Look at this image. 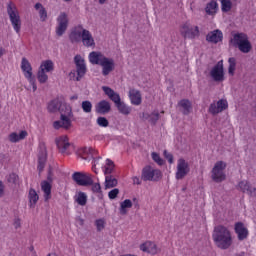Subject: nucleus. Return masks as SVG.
Returning <instances> with one entry per match:
<instances>
[{"label":"nucleus","mask_w":256,"mask_h":256,"mask_svg":"<svg viewBox=\"0 0 256 256\" xmlns=\"http://www.w3.org/2000/svg\"><path fill=\"white\" fill-rule=\"evenodd\" d=\"M81 41L84 47H95V39L87 29H82Z\"/></svg>","instance_id":"6ab92c4d"},{"label":"nucleus","mask_w":256,"mask_h":256,"mask_svg":"<svg viewBox=\"0 0 256 256\" xmlns=\"http://www.w3.org/2000/svg\"><path fill=\"white\" fill-rule=\"evenodd\" d=\"M133 183H134V185H141V180H139L138 177H134L133 178Z\"/></svg>","instance_id":"680f3d73"},{"label":"nucleus","mask_w":256,"mask_h":256,"mask_svg":"<svg viewBox=\"0 0 256 256\" xmlns=\"http://www.w3.org/2000/svg\"><path fill=\"white\" fill-rule=\"evenodd\" d=\"M41 187L42 191L44 192L45 201H49V199H51V183L48 181H42Z\"/></svg>","instance_id":"c756f323"},{"label":"nucleus","mask_w":256,"mask_h":256,"mask_svg":"<svg viewBox=\"0 0 256 256\" xmlns=\"http://www.w3.org/2000/svg\"><path fill=\"white\" fill-rule=\"evenodd\" d=\"M209 113H211L212 115H218V113H221L217 104L215 103H212L210 104V107H209Z\"/></svg>","instance_id":"a18cd8bd"},{"label":"nucleus","mask_w":256,"mask_h":256,"mask_svg":"<svg viewBox=\"0 0 256 256\" xmlns=\"http://www.w3.org/2000/svg\"><path fill=\"white\" fill-rule=\"evenodd\" d=\"M140 249L141 251H144V253H150L151 255L157 253V245L153 242H145L144 244H141Z\"/></svg>","instance_id":"a878e982"},{"label":"nucleus","mask_w":256,"mask_h":256,"mask_svg":"<svg viewBox=\"0 0 256 256\" xmlns=\"http://www.w3.org/2000/svg\"><path fill=\"white\" fill-rule=\"evenodd\" d=\"M133 207V202L130 199H126L120 204V213L121 215L127 214V209H131Z\"/></svg>","instance_id":"c9c22d12"},{"label":"nucleus","mask_w":256,"mask_h":256,"mask_svg":"<svg viewBox=\"0 0 256 256\" xmlns=\"http://www.w3.org/2000/svg\"><path fill=\"white\" fill-rule=\"evenodd\" d=\"M143 181H159L161 179V171L152 169L151 166H146L142 170V176Z\"/></svg>","instance_id":"1a4fd4ad"},{"label":"nucleus","mask_w":256,"mask_h":256,"mask_svg":"<svg viewBox=\"0 0 256 256\" xmlns=\"http://www.w3.org/2000/svg\"><path fill=\"white\" fill-rule=\"evenodd\" d=\"M7 13L10 17L13 29L16 31V33H19V31H21V17L19 16V13H17V7H15L13 2L8 3Z\"/></svg>","instance_id":"20e7f679"},{"label":"nucleus","mask_w":256,"mask_h":256,"mask_svg":"<svg viewBox=\"0 0 256 256\" xmlns=\"http://www.w3.org/2000/svg\"><path fill=\"white\" fill-rule=\"evenodd\" d=\"M212 237L219 249H229L233 243L231 232L223 225H218L214 228Z\"/></svg>","instance_id":"f257e3e1"},{"label":"nucleus","mask_w":256,"mask_h":256,"mask_svg":"<svg viewBox=\"0 0 256 256\" xmlns=\"http://www.w3.org/2000/svg\"><path fill=\"white\" fill-rule=\"evenodd\" d=\"M179 106L182 108L183 115H189L191 111V102L187 99L181 100Z\"/></svg>","instance_id":"72a5a7b5"},{"label":"nucleus","mask_w":256,"mask_h":256,"mask_svg":"<svg viewBox=\"0 0 256 256\" xmlns=\"http://www.w3.org/2000/svg\"><path fill=\"white\" fill-rule=\"evenodd\" d=\"M27 137V131L22 130L19 134L13 132L9 135V140L11 143H18V141H23Z\"/></svg>","instance_id":"cd10ccee"},{"label":"nucleus","mask_w":256,"mask_h":256,"mask_svg":"<svg viewBox=\"0 0 256 256\" xmlns=\"http://www.w3.org/2000/svg\"><path fill=\"white\" fill-rule=\"evenodd\" d=\"M226 167L227 163L223 161H218L215 163L212 169V180L215 181V183H221L222 181H225L226 176L223 171H225Z\"/></svg>","instance_id":"423d86ee"},{"label":"nucleus","mask_w":256,"mask_h":256,"mask_svg":"<svg viewBox=\"0 0 256 256\" xmlns=\"http://www.w3.org/2000/svg\"><path fill=\"white\" fill-rule=\"evenodd\" d=\"M58 111L60 113V120H57L53 123L54 129L58 130L61 129V127H63V129H69V127H71V119L69 117L73 115L71 106L61 101Z\"/></svg>","instance_id":"7ed1b4c3"},{"label":"nucleus","mask_w":256,"mask_h":256,"mask_svg":"<svg viewBox=\"0 0 256 256\" xmlns=\"http://www.w3.org/2000/svg\"><path fill=\"white\" fill-rule=\"evenodd\" d=\"M17 181H19V175H17L16 173H12V174L9 175V177H8V182L9 183L16 184Z\"/></svg>","instance_id":"09e8293b"},{"label":"nucleus","mask_w":256,"mask_h":256,"mask_svg":"<svg viewBox=\"0 0 256 256\" xmlns=\"http://www.w3.org/2000/svg\"><path fill=\"white\" fill-rule=\"evenodd\" d=\"M100 67H102V75L107 77V75L115 71V60L105 57L104 60L100 62Z\"/></svg>","instance_id":"4468645a"},{"label":"nucleus","mask_w":256,"mask_h":256,"mask_svg":"<svg viewBox=\"0 0 256 256\" xmlns=\"http://www.w3.org/2000/svg\"><path fill=\"white\" fill-rule=\"evenodd\" d=\"M217 9H219V4H217V1L212 0L206 5L205 11L207 15H215Z\"/></svg>","instance_id":"c85d7f7f"},{"label":"nucleus","mask_w":256,"mask_h":256,"mask_svg":"<svg viewBox=\"0 0 256 256\" xmlns=\"http://www.w3.org/2000/svg\"><path fill=\"white\" fill-rule=\"evenodd\" d=\"M14 227H15V229H19V227H21V219L17 218L14 221Z\"/></svg>","instance_id":"bf43d9fd"},{"label":"nucleus","mask_w":256,"mask_h":256,"mask_svg":"<svg viewBox=\"0 0 256 256\" xmlns=\"http://www.w3.org/2000/svg\"><path fill=\"white\" fill-rule=\"evenodd\" d=\"M105 58V55H103L101 52H91L89 54V61L92 65H101Z\"/></svg>","instance_id":"393cba45"},{"label":"nucleus","mask_w":256,"mask_h":256,"mask_svg":"<svg viewBox=\"0 0 256 256\" xmlns=\"http://www.w3.org/2000/svg\"><path fill=\"white\" fill-rule=\"evenodd\" d=\"M28 81L32 85L33 91H37V84H35V78L32 76L28 78Z\"/></svg>","instance_id":"6e6d98bb"},{"label":"nucleus","mask_w":256,"mask_h":256,"mask_svg":"<svg viewBox=\"0 0 256 256\" xmlns=\"http://www.w3.org/2000/svg\"><path fill=\"white\" fill-rule=\"evenodd\" d=\"M96 227L98 231H103V229H105V222L103 220H97Z\"/></svg>","instance_id":"864d4df0"},{"label":"nucleus","mask_w":256,"mask_h":256,"mask_svg":"<svg viewBox=\"0 0 256 256\" xmlns=\"http://www.w3.org/2000/svg\"><path fill=\"white\" fill-rule=\"evenodd\" d=\"M115 168V166H107L106 168H105V175H106V177H107V175H111L112 173H113V169Z\"/></svg>","instance_id":"4d7b16f0"},{"label":"nucleus","mask_w":256,"mask_h":256,"mask_svg":"<svg viewBox=\"0 0 256 256\" xmlns=\"http://www.w3.org/2000/svg\"><path fill=\"white\" fill-rule=\"evenodd\" d=\"M76 203H78V205H81L82 207H85V205H87V194H85L84 192H79L76 198Z\"/></svg>","instance_id":"4c0bfd02"},{"label":"nucleus","mask_w":256,"mask_h":256,"mask_svg":"<svg viewBox=\"0 0 256 256\" xmlns=\"http://www.w3.org/2000/svg\"><path fill=\"white\" fill-rule=\"evenodd\" d=\"M0 57H3V49L0 48Z\"/></svg>","instance_id":"338daca9"},{"label":"nucleus","mask_w":256,"mask_h":256,"mask_svg":"<svg viewBox=\"0 0 256 256\" xmlns=\"http://www.w3.org/2000/svg\"><path fill=\"white\" fill-rule=\"evenodd\" d=\"M239 189L242 193L250 195V197H256V188L252 187L247 181H241L239 183Z\"/></svg>","instance_id":"4be33fe9"},{"label":"nucleus","mask_w":256,"mask_h":256,"mask_svg":"<svg viewBox=\"0 0 256 256\" xmlns=\"http://www.w3.org/2000/svg\"><path fill=\"white\" fill-rule=\"evenodd\" d=\"M47 180L49 183L53 181V167L49 166Z\"/></svg>","instance_id":"5fc2aeb1"},{"label":"nucleus","mask_w":256,"mask_h":256,"mask_svg":"<svg viewBox=\"0 0 256 256\" xmlns=\"http://www.w3.org/2000/svg\"><path fill=\"white\" fill-rule=\"evenodd\" d=\"M190 168L189 163L185 161V159L180 158L177 164V171H176V179L179 181L184 179L186 175L189 174Z\"/></svg>","instance_id":"f8f14e48"},{"label":"nucleus","mask_w":256,"mask_h":256,"mask_svg":"<svg viewBox=\"0 0 256 256\" xmlns=\"http://www.w3.org/2000/svg\"><path fill=\"white\" fill-rule=\"evenodd\" d=\"M96 123L99 125V127H109V120L103 116L98 117Z\"/></svg>","instance_id":"37998d69"},{"label":"nucleus","mask_w":256,"mask_h":256,"mask_svg":"<svg viewBox=\"0 0 256 256\" xmlns=\"http://www.w3.org/2000/svg\"><path fill=\"white\" fill-rule=\"evenodd\" d=\"M163 155L170 165L173 164V154L169 153L167 150H164Z\"/></svg>","instance_id":"3c124183"},{"label":"nucleus","mask_w":256,"mask_h":256,"mask_svg":"<svg viewBox=\"0 0 256 256\" xmlns=\"http://www.w3.org/2000/svg\"><path fill=\"white\" fill-rule=\"evenodd\" d=\"M152 159L153 161H155V163H157L158 165H163V160L161 159V156H159V154H157L156 152L152 153Z\"/></svg>","instance_id":"49530a36"},{"label":"nucleus","mask_w":256,"mask_h":256,"mask_svg":"<svg viewBox=\"0 0 256 256\" xmlns=\"http://www.w3.org/2000/svg\"><path fill=\"white\" fill-rule=\"evenodd\" d=\"M118 181L113 175H107L105 177V189H113V187H117Z\"/></svg>","instance_id":"473e14b6"},{"label":"nucleus","mask_w":256,"mask_h":256,"mask_svg":"<svg viewBox=\"0 0 256 256\" xmlns=\"http://www.w3.org/2000/svg\"><path fill=\"white\" fill-rule=\"evenodd\" d=\"M92 191L93 193H101V184L93 182Z\"/></svg>","instance_id":"603ef678"},{"label":"nucleus","mask_w":256,"mask_h":256,"mask_svg":"<svg viewBox=\"0 0 256 256\" xmlns=\"http://www.w3.org/2000/svg\"><path fill=\"white\" fill-rule=\"evenodd\" d=\"M72 101L75 100V99H78V96L77 95H74L70 98Z\"/></svg>","instance_id":"69168bd1"},{"label":"nucleus","mask_w":256,"mask_h":256,"mask_svg":"<svg viewBox=\"0 0 256 256\" xmlns=\"http://www.w3.org/2000/svg\"><path fill=\"white\" fill-rule=\"evenodd\" d=\"M228 63H229L228 73L229 75H234L237 61L235 60V58L231 57L228 59Z\"/></svg>","instance_id":"ea45409f"},{"label":"nucleus","mask_w":256,"mask_h":256,"mask_svg":"<svg viewBox=\"0 0 256 256\" xmlns=\"http://www.w3.org/2000/svg\"><path fill=\"white\" fill-rule=\"evenodd\" d=\"M206 41H208V43H215V44L221 43V41H223V32H221V30L219 29L209 32L206 35Z\"/></svg>","instance_id":"f3484780"},{"label":"nucleus","mask_w":256,"mask_h":256,"mask_svg":"<svg viewBox=\"0 0 256 256\" xmlns=\"http://www.w3.org/2000/svg\"><path fill=\"white\" fill-rule=\"evenodd\" d=\"M234 231L239 241H245V239L249 237V230L247 229V227H245V224H243V222L235 223Z\"/></svg>","instance_id":"2eb2a0df"},{"label":"nucleus","mask_w":256,"mask_h":256,"mask_svg":"<svg viewBox=\"0 0 256 256\" xmlns=\"http://www.w3.org/2000/svg\"><path fill=\"white\" fill-rule=\"evenodd\" d=\"M40 70H43L46 73H51V71L55 70V64L51 60L42 61L40 65Z\"/></svg>","instance_id":"2f4dec72"},{"label":"nucleus","mask_w":256,"mask_h":256,"mask_svg":"<svg viewBox=\"0 0 256 256\" xmlns=\"http://www.w3.org/2000/svg\"><path fill=\"white\" fill-rule=\"evenodd\" d=\"M37 77H38L39 83H47V80L49 79V76H47L45 71L41 69H39Z\"/></svg>","instance_id":"79ce46f5"},{"label":"nucleus","mask_w":256,"mask_h":256,"mask_svg":"<svg viewBox=\"0 0 256 256\" xmlns=\"http://www.w3.org/2000/svg\"><path fill=\"white\" fill-rule=\"evenodd\" d=\"M29 201L30 207H35V205L39 201V194H37V191H35V189L33 188H31L29 191Z\"/></svg>","instance_id":"f704fd0d"},{"label":"nucleus","mask_w":256,"mask_h":256,"mask_svg":"<svg viewBox=\"0 0 256 256\" xmlns=\"http://www.w3.org/2000/svg\"><path fill=\"white\" fill-rule=\"evenodd\" d=\"M100 5H103L105 3V0H99Z\"/></svg>","instance_id":"774afa93"},{"label":"nucleus","mask_w":256,"mask_h":256,"mask_svg":"<svg viewBox=\"0 0 256 256\" xmlns=\"http://www.w3.org/2000/svg\"><path fill=\"white\" fill-rule=\"evenodd\" d=\"M5 193V185L3 184V181L0 180V199L3 197Z\"/></svg>","instance_id":"13d9d810"},{"label":"nucleus","mask_w":256,"mask_h":256,"mask_svg":"<svg viewBox=\"0 0 256 256\" xmlns=\"http://www.w3.org/2000/svg\"><path fill=\"white\" fill-rule=\"evenodd\" d=\"M115 107H117L119 113H121L122 115H130L131 114V107L127 106V104H125V102L120 101L118 102Z\"/></svg>","instance_id":"7c9ffc66"},{"label":"nucleus","mask_w":256,"mask_h":256,"mask_svg":"<svg viewBox=\"0 0 256 256\" xmlns=\"http://www.w3.org/2000/svg\"><path fill=\"white\" fill-rule=\"evenodd\" d=\"M55 143L60 153H65V151H67V149H69V147L71 146V144L69 143V138H67V136L56 138Z\"/></svg>","instance_id":"412c9836"},{"label":"nucleus","mask_w":256,"mask_h":256,"mask_svg":"<svg viewBox=\"0 0 256 256\" xmlns=\"http://www.w3.org/2000/svg\"><path fill=\"white\" fill-rule=\"evenodd\" d=\"M82 109L84 113H91L93 109V104H91V101L85 100L82 102Z\"/></svg>","instance_id":"a19ab883"},{"label":"nucleus","mask_w":256,"mask_h":256,"mask_svg":"<svg viewBox=\"0 0 256 256\" xmlns=\"http://www.w3.org/2000/svg\"><path fill=\"white\" fill-rule=\"evenodd\" d=\"M21 69L26 79H31V77H33V68L31 67V63H29V60H27V58L22 59Z\"/></svg>","instance_id":"b1692460"},{"label":"nucleus","mask_w":256,"mask_h":256,"mask_svg":"<svg viewBox=\"0 0 256 256\" xmlns=\"http://www.w3.org/2000/svg\"><path fill=\"white\" fill-rule=\"evenodd\" d=\"M210 77L216 83H221L225 81V68L223 67V60L217 62V64L210 71Z\"/></svg>","instance_id":"0eeeda50"},{"label":"nucleus","mask_w":256,"mask_h":256,"mask_svg":"<svg viewBox=\"0 0 256 256\" xmlns=\"http://www.w3.org/2000/svg\"><path fill=\"white\" fill-rule=\"evenodd\" d=\"M229 47L239 49L241 53H251V49H253L249 37L245 33L232 34V37L229 40Z\"/></svg>","instance_id":"f03ea898"},{"label":"nucleus","mask_w":256,"mask_h":256,"mask_svg":"<svg viewBox=\"0 0 256 256\" xmlns=\"http://www.w3.org/2000/svg\"><path fill=\"white\" fill-rule=\"evenodd\" d=\"M60 105H61V100L59 99L52 100L48 105V111L50 113H57V111H59Z\"/></svg>","instance_id":"e433bc0d"},{"label":"nucleus","mask_w":256,"mask_h":256,"mask_svg":"<svg viewBox=\"0 0 256 256\" xmlns=\"http://www.w3.org/2000/svg\"><path fill=\"white\" fill-rule=\"evenodd\" d=\"M45 165H47V147L45 144L40 145V151L38 153V173L41 175L45 169Z\"/></svg>","instance_id":"ddd939ff"},{"label":"nucleus","mask_w":256,"mask_h":256,"mask_svg":"<svg viewBox=\"0 0 256 256\" xmlns=\"http://www.w3.org/2000/svg\"><path fill=\"white\" fill-rule=\"evenodd\" d=\"M57 22L58 26L56 28V35H58V37H63V35H65V31H67V28L69 27V18L67 13H60L57 18Z\"/></svg>","instance_id":"6e6552de"},{"label":"nucleus","mask_w":256,"mask_h":256,"mask_svg":"<svg viewBox=\"0 0 256 256\" xmlns=\"http://www.w3.org/2000/svg\"><path fill=\"white\" fill-rule=\"evenodd\" d=\"M129 99L132 103V105H141V101H142V98H141V91L135 89V88H131L129 90Z\"/></svg>","instance_id":"5701e85b"},{"label":"nucleus","mask_w":256,"mask_h":256,"mask_svg":"<svg viewBox=\"0 0 256 256\" xmlns=\"http://www.w3.org/2000/svg\"><path fill=\"white\" fill-rule=\"evenodd\" d=\"M221 5L223 13H229V11H231V8L233 7V3H231V0H221Z\"/></svg>","instance_id":"58836bf2"},{"label":"nucleus","mask_w":256,"mask_h":256,"mask_svg":"<svg viewBox=\"0 0 256 256\" xmlns=\"http://www.w3.org/2000/svg\"><path fill=\"white\" fill-rule=\"evenodd\" d=\"M102 91H104L105 95L109 98L110 101H113L116 106L121 101V96L119 93L115 92L111 87L102 86Z\"/></svg>","instance_id":"dca6fc26"},{"label":"nucleus","mask_w":256,"mask_h":256,"mask_svg":"<svg viewBox=\"0 0 256 256\" xmlns=\"http://www.w3.org/2000/svg\"><path fill=\"white\" fill-rule=\"evenodd\" d=\"M85 153H93V150L91 148H85Z\"/></svg>","instance_id":"0e129e2a"},{"label":"nucleus","mask_w":256,"mask_h":256,"mask_svg":"<svg viewBox=\"0 0 256 256\" xmlns=\"http://www.w3.org/2000/svg\"><path fill=\"white\" fill-rule=\"evenodd\" d=\"M106 165L107 167H115V164L110 159L106 160Z\"/></svg>","instance_id":"e2e57ef3"},{"label":"nucleus","mask_w":256,"mask_h":256,"mask_svg":"<svg viewBox=\"0 0 256 256\" xmlns=\"http://www.w3.org/2000/svg\"><path fill=\"white\" fill-rule=\"evenodd\" d=\"M142 117L146 120L149 121L152 125H155L157 121H159L160 114L158 111H154L151 114L149 113H143Z\"/></svg>","instance_id":"bb28decb"},{"label":"nucleus","mask_w":256,"mask_h":256,"mask_svg":"<svg viewBox=\"0 0 256 256\" xmlns=\"http://www.w3.org/2000/svg\"><path fill=\"white\" fill-rule=\"evenodd\" d=\"M117 195H119V189L114 188L108 193L109 199H117Z\"/></svg>","instance_id":"de8ad7c7"},{"label":"nucleus","mask_w":256,"mask_h":256,"mask_svg":"<svg viewBox=\"0 0 256 256\" xmlns=\"http://www.w3.org/2000/svg\"><path fill=\"white\" fill-rule=\"evenodd\" d=\"M216 105H217L220 113L225 111V109H227V107H228L227 101H225V100H219Z\"/></svg>","instance_id":"c03bdc74"},{"label":"nucleus","mask_w":256,"mask_h":256,"mask_svg":"<svg viewBox=\"0 0 256 256\" xmlns=\"http://www.w3.org/2000/svg\"><path fill=\"white\" fill-rule=\"evenodd\" d=\"M93 175L85 172H74L72 175L73 181L81 187H91L93 185Z\"/></svg>","instance_id":"39448f33"},{"label":"nucleus","mask_w":256,"mask_h":256,"mask_svg":"<svg viewBox=\"0 0 256 256\" xmlns=\"http://www.w3.org/2000/svg\"><path fill=\"white\" fill-rule=\"evenodd\" d=\"M181 35L184 39H195V37H199V27L191 26V24L186 23L182 26Z\"/></svg>","instance_id":"9b49d317"},{"label":"nucleus","mask_w":256,"mask_h":256,"mask_svg":"<svg viewBox=\"0 0 256 256\" xmlns=\"http://www.w3.org/2000/svg\"><path fill=\"white\" fill-rule=\"evenodd\" d=\"M95 110L98 115H107V113L111 112V103L107 100H102L96 104Z\"/></svg>","instance_id":"a211bd4d"},{"label":"nucleus","mask_w":256,"mask_h":256,"mask_svg":"<svg viewBox=\"0 0 256 256\" xmlns=\"http://www.w3.org/2000/svg\"><path fill=\"white\" fill-rule=\"evenodd\" d=\"M74 63L76 65V81H81L83 77H85V73H87V65H85V59L81 55H76L74 57Z\"/></svg>","instance_id":"9d476101"},{"label":"nucleus","mask_w":256,"mask_h":256,"mask_svg":"<svg viewBox=\"0 0 256 256\" xmlns=\"http://www.w3.org/2000/svg\"><path fill=\"white\" fill-rule=\"evenodd\" d=\"M34 8L36 9V11H41V9H43L44 7H43V4H41V3H36L35 6H34Z\"/></svg>","instance_id":"052dcab7"},{"label":"nucleus","mask_w":256,"mask_h":256,"mask_svg":"<svg viewBox=\"0 0 256 256\" xmlns=\"http://www.w3.org/2000/svg\"><path fill=\"white\" fill-rule=\"evenodd\" d=\"M38 13L41 21H47V10L45 8L40 9Z\"/></svg>","instance_id":"8fccbe9b"},{"label":"nucleus","mask_w":256,"mask_h":256,"mask_svg":"<svg viewBox=\"0 0 256 256\" xmlns=\"http://www.w3.org/2000/svg\"><path fill=\"white\" fill-rule=\"evenodd\" d=\"M82 37H83V26H78L77 28H74L69 35V39L71 43H81Z\"/></svg>","instance_id":"aec40b11"}]
</instances>
